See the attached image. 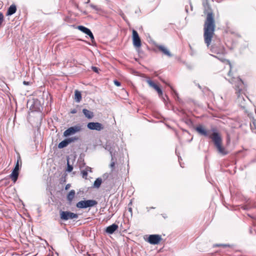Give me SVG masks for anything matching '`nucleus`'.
I'll return each mask as SVG.
<instances>
[{"mask_svg": "<svg viewBox=\"0 0 256 256\" xmlns=\"http://www.w3.org/2000/svg\"><path fill=\"white\" fill-rule=\"evenodd\" d=\"M90 6L92 8L96 11H99L100 10V8L96 6H95L93 4H90Z\"/></svg>", "mask_w": 256, "mask_h": 256, "instance_id": "obj_30", "label": "nucleus"}, {"mask_svg": "<svg viewBox=\"0 0 256 256\" xmlns=\"http://www.w3.org/2000/svg\"><path fill=\"white\" fill-rule=\"evenodd\" d=\"M19 169H20V166H19V164H18V160L14 170L18 171Z\"/></svg>", "mask_w": 256, "mask_h": 256, "instance_id": "obj_31", "label": "nucleus"}, {"mask_svg": "<svg viewBox=\"0 0 256 256\" xmlns=\"http://www.w3.org/2000/svg\"><path fill=\"white\" fill-rule=\"evenodd\" d=\"M90 2V0H87L86 3H88Z\"/></svg>", "mask_w": 256, "mask_h": 256, "instance_id": "obj_43", "label": "nucleus"}, {"mask_svg": "<svg viewBox=\"0 0 256 256\" xmlns=\"http://www.w3.org/2000/svg\"><path fill=\"white\" fill-rule=\"evenodd\" d=\"M67 170H66L68 172H71L73 170V166L70 164L69 160L68 159H67Z\"/></svg>", "mask_w": 256, "mask_h": 256, "instance_id": "obj_29", "label": "nucleus"}, {"mask_svg": "<svg viewBox=\"0 0 256 256\" xmlns=\"http://www.w3.org/2000/svg\"><path fill=\"white\" fill-rule=\"evenodd\" d=\"M244 202L246 203L245 205L244 206H241V208H242L244 210H248L254 206H255L256 205L252 204L251 200L244 196H241V202ZM241 205H242L241 204Z\"/></svg>", "mask_w": 256, "mask_h": 256, "instance_id": "obj_11", "label": "nucleus"}, {"mask_svg": "<svg viewBox=\"0 0 256 256\" xmlns=\"http://www.w3.org/2000/svg\"><path fill=\"white\" fill-rule=\"evenodd\" d=\"M86 170L88 172V170H90V172L91 171V168H89V167H88L86 168Z\"/></svg>", "mask_w": 256, "mask_h": 256, "instance_id": "obj_39", "label": "nucleus"}, {"mask_svg": "<svg viewBox=\"0 0 256 256\" xmlns=\"http://www.w3.org/2000/svg\"><path fill=\"white\" fill-rule=\"evenodd\" d=\"M82 112L84 116L88 119H92L94 116L93 112L86 108L82 110Z\"/></svg>", "mask_w": 256, "mask_h": 256, "instance_id": "obj_21", "label": "nucleus"}, {"mask_svg": "<svg viewBox=\"0 0 256 256\" xmlns=\"http://www.w3.org/2000/svg\"><path fill=\"white\" fill-rule=\"evenodd\" d=\"M74 99L77 102H80L82 100V94L78 90L74 92Z\"/></svg>", "mask_w": 256, "mask_h": 256, "instance_id": "obj_23", "label": "nucleus"}, {"mask_svg": "<svg viewBox=\"0 0 256 256\" xmlns=\"http://www.w3.org/2000/svg\"><path fill=\"white\" fill-rule=\"evenodd\" d=\"M196 130L200 135L210 138L220 154L222 156L228 154V151L222 146V137L216 128L206 130L202 125H199L196 128Z\"/></svg>", "mask_w": 256, "mask_h": 256, "instance_id": "obj_2", "label": "nucleus"}, {"mask_svg": "<svg viewBox=\"0 0 256 256\" xmlns=\"http://www.w3.org/2000/svg\"><path fill=\"white\" fill-rule=\"evenodd\" d=\"M68 144H69L68 143V142L66 140V139H65L58 144V148H64L66 147L68 145Z\"/></svg>", "mask_w": 256, "mask_h": 256, "instance_id": "obj_26", "label": "nucleus"}, {"mask_svg": "<svg viewBox=\"0 0 256 256\" xmlns=\"http://www.w3.org/2000/svg\"><path fill=\"white\" fill-rule=\"evenodd\" d=\"M16 10V6L15 4H12L8 8L6 12V16H11L14 14Z\"/></svg>", "mask_w": 256, "mask_h": 256, "instance_id": "obj_19", "label": "nucleus"}, {"mask_svg": "<svg viewBox=\"0 0 256 256\" xmlns=\"http://www.w3.org/2000/svg\"><path fill=\"white\" fill-rule=\"evenodd\" d=\"M118 224H112L106 227L105 232L106 233L111 234H114L115 231L118 230Z\"/></svg>", "mask_w": 256, "mask_h": 256, "instance_id": "obj_16", "label": "nucleus"}, {"mask_svg": "<svg viewBox=\"0 0 256 256\" xmlns=\"http://www.w3.org/2000/svg\"><path fill=\"white\" fill-rule=\"evenodd\" d=\"M18 171L13 170L12 174L10 175V178L15 182L18 180Z\"/></svg>", "mask_w": 256, "mask_h": 256, "instance_id": "obj_22", "label": "nucleus"}, {"mask_svg": "<svg viewBox=\"0 0 256 256\" xmlns=\"http://www.w3.org/2000/svg\"><path fill=\"white\" fill-rule=\"evenodd\" d=\"M129 211L132 212V208H129Z\"/></svg>", "mask_w": 256, "mask_h": 256, "instance_id": "obj_41", "label": "nucleus"}, {"mask_svg": "<svg viewBox=\"0 0 256 256\" xmlns=\"http://www.w3.org/2000/svg\"><path fill=\"white\" fill-rule=\"evenodd\" d=\"M157 48H158L164 54L167 56L170 57L172 56V54L170 52V51L166 48L165 46L161 45H159L157 46Z\"/></svg>", "mask_w": 256, "mask_h": 256, "instance_id": "obj_18", "label": "nucleus"}, {"mask_svg": "<svg viewBox=\"0 0 256 256\" xmlns=\"http://www.w3.org/2000/svg\"><path fill=\"white\" fill-rule=\"evenodd\" d=\"M23 84L24 85H28L29 84V82H26V81H24Z\"/></svg>", "mask_w": 256, "mask_h": 256, "instance_id": "obj_38", "label": "nucleus"}, {"mask_svg": "<svg viewBox=\"0 0 256 256\" xmlns=\"http://www.w3.org/2000/svg\"><path fill=\"white\" fill-rule=\"evenodd\" d=\"M146 82L148 84L149 86L154 89L158 93V96L161 97L162 96V91L161 88L156 84L154 82L150 80V78L146 80Z\"/></svg>", "mask_w": 256, "mask_h": 256, "instance_id": "obj_13", "label": "nucleus"}, {"mask_svg": "<svg viewBox=\"0 0 256 256\" xmlns=\"http://www.w3.org/2000/svg\"><path fill=\"white\" fill-rule=\"evenodd\" d=\"M76 112H77V111L76 109H74V110H72L70 112L73 114L76 113Z\"/></svg>", "mask_w": 256, "mask_h": 256, "instance_id": "obj_37", "label": "nucleus"}, {"mask_svg": "<svg viewBox=\"0 0 256 256\" xmlns=\"http://www.w3.org/2000/svg\"><path fill=\"white\" fill-rule=\"evenodd\" d=\"M161 240V236L158 234H151L149 236L148 242L152 244H157Z\"/></svg>", "mask_w": 256, "mask_h": 256, "instance_id": "obj_9", "label": "nucleus"}, {"mask_svg": "<svg viewBox=\"0 0 256 256\" xmlns=\"http://www.w3.org/2000/svg\"><path fill=\"white\" fill-rule=\"evenodd\" d=\"M82 174L83 177L86 176L88 175V172L86 170H83L82 172Z\"/></svg>", "mask_w": 256, "mask_h": 256, "instance_id": "obj_35", "label": "nucleus"}, {"mask_svg": "<svg viewBox=\"0 0 256 256\" xmlns=\"http://www.w3.org/2000/svg\"><path fill=\"white\" fill-rule=\"evenodd\" d=\"M210 50L214 54H224V50L223 49H217L216 48L214 47V46H212Z\"/></svg>", "mask_w": 256, "mask_h": 256, "instance_id": "obj_24", "label": "nucleus"}, {"mask_svg": "<svg viewBox=\"0 0 256 256\" xmlns=\"http://www.w3.org/2000/svg\"><path fill=\"white\" fill-rule=\"evenodd\" d=\"M146 82L148 84L149 86L154 89L158 93V96L161 97L162 96V91L161 88L156 84L154 82L150 80V78L146 80Z\"/></svg>", "mask_w": 256, "mask_h": 256, "instance_id": "obj_14", "label": "nucleus"}, {"mask_svg": "<svg viewBox=\"0 0 256 256\" xmlns=\"http://www.w3.org/2000/svg\"><path fill=\"white\" fill-rule=\"evenodd\" d=\"M114 84L116 86H120L121 84L120 82L116 80H115L114 81Z\"/></svg>", "mask_w": 256, "mask_h": 256, "instance_id": "obj_34", "label": "nucleus"}, {"mask_svg": "<svg viewBox=\"0 0 256 256\" xmlns=\"http://www.w3.org/2000/svg\"><path fill=\"white\" fill-rule=\"evenodd\" d=\"M76 194L75 190H72L66 196L67 200L69 204H71Z\"/></svg>", "mask_w": 256, "mask_h": 256, "instance_id": "obj_17", "label": "nucleus"}, {"mask_svg": "<svg viewBox=\"0 0 256 256\" xmlns=\"http://www.w3.org/2000/svg\"><path fill=\"white\" fill-rule=\"evenodd\" d=\"M115 156L111 157V162L110 164V168L112 171L114 168V166L116 164V160H114Z\"/></svg>", "mask_w": 256, "mask_h": 256, "instance_id": "obj_27", "label": "nucleus"}, {"mask_svg": "<svg viewBox=\"0 0 256 256\" xmlns=\"http://www.w3.org/2000/svg\"><path fill=\"white\" fill-rule=\"evenodd\" d=\"M78 216V214L68 211H61L60 212V218L63 220H68L77 219Z\"/></svg>", "mask_w": 256, "mask_h": 256, "instance_id": "obj_7", "label": "nucleus"}, {"mask_svg": "<svg viewBox=\"0 0 256 256\" xmlns=\"http://www.w3.org/2000/svg\"><path fill=\"white\" fill-rule=\"evenodd\" d=\"M240 82H241V84H242L244 86H245L246 85L244 82V81L241 79L240 80Z\"/></svg>", "mask_w": 256, "mask_h": 256, "instance_id": "obj_40", "label": "nucleus"}, {"mask_svg": "<svg viewBox=\"0 0 256 256\" xmlns=\"http://www.w3.org/2000/svg\"><path fill=\"white\" fill-rule=\"evenodd\" d=\"M212 56L216 58H218V60L222 62L226 61L229 65L230 70L228 73V76L230 78L228 79V80L233 85L236 90V92L238 94V96L239 97L240 96V76L238 71L234 68V67L232 66L228 60H225L222 57H220V56H214L212 54Z\"/></svg>", "mask_w": 256, "mask_h": 256, "instance_id": "obj_3", "label": "nucleus"}, {"mask_svg": "<svg viewBox=\"0 0 256 256\" xmlns=\"http://www.w3.org/2000/svg\"><path fill=\"white\" fill-rule=\"evenodd\" d=\"M70 187V184H67L66 186V187H65V189L66 190L69 189Z\"/></svg>", "mask_w": 256, "mask_h": 256, "instance_id": "obj_36", "label": "nucleus"}, {"mask_svg": "<svg viewBox=\"0 0 256 256\" xmlns=\"http://www.w3.org/2000/svg\"><path fill=\"white\" fill-rule=\"evenodd\" d=\"M78 28L81 32H82L90 36V40H92V42L94 41V35L89 28H88L84 26H78Z\"/></svg>", "mask_w": 256, "mask_h": 256, "instance_id": "obj_15", "label": "nucleus"}, {"mask_svg": "<svg viewBox=\"0 0 256 256\" xmlns=\"http://www.w3.org/2000/svg\"><path fill=\"white\" fill-rule=\"evenodd\" d=\"M66 139L68 140V143L70 144L72 142H74L75 141L78 140V137L75 136V137L69 138H68Z\"/></svg>", "mask_w": 256, "mask_h": 256, "instance_id": "obj_28", "label": "nucleus"}, {"mask_svg": "<svg viewBox=\"0 0 256 256\" xmlns=\"http://www.w3.org/2000/svg\"><path fill=\"white\" fill-rule=\"evenodd\" d=\"M132 42L133 44L135 47L140 48L141 46V40L138 32L132 30Z\"/></svg>", "mask_w": 256, "mask_h": 256, "instance_id": "obj_10", "label": "nucleus"}, {"mask_svg": "<svg viewBox=\"0 0 256 256\" xmlns=\"http://www.w3.org/2000/svg\"><path fill=\"white\" fill-rule=\"evenodd\" d=\"M92 70L96 72H98V68H97V67H96V66H92Z\"/></svg>", "mask_w": 256, "mask_h": 256, "instance_id": "obj_32", "label": "nucleus"}, {"mask_svg": "<svg viewBox=\"0 0 256 256\" xmlns=\"http://www.w3.org/2000/svg\"><path fill=\"white\" fill-rule=\"evenodd\" d=\"M146 82L148 84L149 86L154 89L158 93V96L161 97L162 96V91L161 88L156 84L154 82L150 80V78L146 80Z\"/></svg>", "mask_w": 256, "mask_h": 256, "instance_id": "obj_12", "label": "nucleus"}, {"mask_svg": "<svg viewBox=\"0 0 256 256\" xmlns=\"http://www.w3.org/2000/svg\"><path fill=\"white\" fill-rule=\"evenodd\" d=\"M105 149L108 150L111 156V157L115 156L116 153V150L118 149L117 144L113 141H108L105 146Z\"/></svg>", "mask_w": 256, "mask_h": 256, "instance_id": "obj_6", "label": "nucleus"}, {"mask_svg": "<svg viewBox=\"0 0 256 256\" xmlns=\"http://www.w3.org/2000/svg\"><path fill=\"white\" fill-rule=\"evenodd\" d=\"M97 204L98 202L95 200H88L80 201L76 204V206L79 208H86L93 207L96 205Z\"/></svg>", "mask_w": 256, "mask_h": 256, "instance_id": "obj_5", "label": "nucleus"}, {"mask_svg": "<svg viewBox=\"0 0 256 256\" xmlns=\"http://www.w3.org/2000/svg\"><path fill=\"white\" fill-rule=\"evenodd\" d=\"M102 183V179L100 178H98L96 180L94 184V187L95 188H99Z\"/></svg>", "mask_w": 256, "mask_h": 256, "instance_id": "obj_25", "label": "nucleus"}, {"mask_svg": "<svg viewBox=\"0 0 256 256\" xmlns=\"http://www.w3.org/2000/svg\"><path fill=\"white\" fill-rule=\"evenodd\" d=\"M248 46V44L245 45L244 48Z\"/></svg>", "mask_w": 256, "mask_h": 256, "instance_id": "obj_44", "label": "nucleus"}, {"mask_svg": "<svg viewBox=\"0 0 256 256\" xmlns=\"http://www.w3.org/2000/svg\"><path fill=\"white\" fill-rule=\"evenodd\" d=\"M248 116L249 117V118L251 120L252 119L254 120L252 122V125L250 123V126L251 130L252 131L255 133H256V120H254V118L252 117V114L251 113L248 114Z\"/></svg>", "mask_w": 256, "mask_h": 256, "instance_id": "obj_20", "label": "nucleus"}, {"mask_svg": "<svg viewBox=\"0 0 256 256\" xmlns=\"http://www.w3.org/2000/svg\"><path fill=\"white\" fill-rule=\"evenodd\" d=\"M240 108H241V109L244 108V106H240Z\"/></svg>", "mask_w": 256, "mask_h": 256, "instance_id": "obj_42", "label": "nucleus"}, {"mask_svg": "<svg viewBox=\"0 0 256 256\" xmlns=\"http://www.w3.org/2000/svg\"><path fill=\"white\" fill-rule=\"evenodd\" d=\"M204 12L206 14V18L204 27V38L208 47L210 44L215 30V22L212 10L208 4L209 0H202Z\"/></svg>", "mask_w": 256, "mask_h": 256, "instance_id": "obj_1", "label": "nucleus"}, {"mask_svg": "<svg viewBox=\"0 0 256 256\" xmlns=\"http://www.w3.org/2000/svg\"><path fill=\"white\" fill-rule=\"evenodd\" d=\"M88 128L91 130H96L100 131L104 128V126L98 122H90L87 125Z\"/></svg>", "mask_w": 256, "mask_h": 256, "instance_id": "obj_8", "label": "nucleus"}, {"mask_svg": "<svg viewBox=\"0 0 256 256\" xmlns=\"http://www.w3.org/2000/svg\"><path fill=\"white\" fill-rule=\"evenodd\" d=\"M218 246H223L224 248H226L230 246V245L226 244H219L216 245Z\"/></svg>", "mask_w": 256, "mask_h": 256, "instance_id": "obj_33", "label": "nucleus"}, {"mask_svg": "<svg viewBox=\"0 0 256 256\" xmlns=\"http://www.w3.org/2000/svg\"><path fill=\"white\" fill-rule=\"evenodd\" d=\"M82 130V126L80 124H78L68 128L64 132V136L68 137L70 136L74 135L78 132H80Z\"/></svg>", "mask_w": 256, "mask_h": 256, "instance_id": "obj_4", "label": "nucleus"}, {"mask_svg": "<svg viewBox=\"0 0 256 256\" xmlns=\"http://www.w3.org/2000/svg\"><path fill=\"white\" fill-rule=\"evenodd\" d=\"M240 90H241V92L242 90V88H241Z\"/></svg>", "mask_w": 256, "mask_h": 256, "instance_id": "obj_45", "label": "nucleus"}]
</instances>
